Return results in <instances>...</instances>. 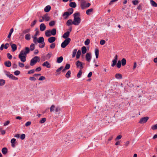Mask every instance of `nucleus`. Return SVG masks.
Instances as JSON below:
<instances>
[{
	"instance_id": "nucleus-1",
	"label": "nucleus",
	"mask_w": 157,
	"mask_h": 157,
	"mask_svg": "<svg viewBox=\"0 0 157 157\" xmlns=\"http://www.w3.org/2000/svg\"><path fill=\"white\" fill-rule=\"evenodd\" d=\"M34 50H25V51L24 50L21 51L20 53L18 55V58L20 59L21 61L23 62H25L26 60V58L27 56V54H28L30 51H33Z\"/></svg>"
},
{
	"instance_id": "nucleus-2",
	"label": "nucleus",
	"mask_w": 157,
	"mask_h": 157,
	"mask_svg": "<svg viewBox=\"0 0 157 157\" xmlns=\"http://www.w3.org/2000/svg\"><path fill=\"white\" fill-rule=\"evenodd\" d=\"M40 60V57L38 56H35L30 61V65L31 66L34 65L37 62H39Z\"/></svg>"
},
{
	"instance_id": "nucleus-3",
	"label": "nucleus",
	"mask_w": 157,
	"mask_h": 157,
	"mask_svg": "<svg viewBox=\"0 0 157 157\" xmlns=\"http://www.w3.org/2000/svg\"><path fill=\"white\" fill-rule=\"evenodd\" d=\"M71 40V39L69 38L66 39L61 44V47L63 48H64L70 42Z\"/></svg>"
},
{
	"instance_id": "nucleus-4",
	"label": "nucleus",
	"mask_w": 157,
	"mask_h": 157,
	"mask_svg": "<svg viewBox=\"0 0 157 157\" xmlns=\"http://www.w3.org/2000/svg\"><path fill=\"white\" fill-rule=\"evenodd\" d=\"M81 21V19L79 17H74V20L72 22V24L77 25H78Z\"/></svg>"
},
{
	"instance_id": "nucleus-5",
	"label": "nucleus",
	"mask_w": 157,
	"mask_h": 157,
	"mask_svg": "<svg viewBox=\"0 0 157 157\" xmlns=\"http://www.w3.org/2000/svg\"><path fill=\"white\" fill-rule=\"evenodd\" d=\"M76 65L77 68H78L79 67L80 70H82L83 68V66L84 65V63H83L82 62L79 60H78L75 63Z\"/></svg>"
},
{
	"instance_id": "nucleus-6",
	"label": "nucleus",
	"mask_w": 157,
	"mask_h": 157,
	"mask_svg": "<svg viewBox=\"0 0 157 157\" xmlns=\"http://www.w3.org/2000/svg\"><path fill=\"white\" fill-rule=\"evenodd\" d=\"M92 58L91 53H87L86 55V59L88 62H90Z\"/></svg>"
},
{
	"instance_id": "nucleus-7",
	"label": "nucleus",
	"mask_w": 157,
	"mask_h": 157,
	"mask_svg": "<svg viewBox=\"0 0 157 157\" xmlns=\"http://www.w3.org/2000/svg\"><path fill=\"white\" fill-rule=\"evenodd\" d=\"M149 117H143L140 119L139 123L140 124L145 123L147 121Z\"/></svg>"
},
{
	"instance_id": "nucleus-8",
	"label": "nucleus",
	"mask_w": 157,
	"mask_h": 157,
	"mask_svg": "<svg viewBox=\"0 0 157 157\" xmlns=\"http://www.w3.org/2000/svg\"><path fill=\"white\" fill-rule=\"evenodd\" d=\"M117 59V56L116 55L114 57V59L112 60L113 63L111 64L112 67H114L115 65H116Z\"/></svg>"
},
{
	"instance_id": "nucleus-9",
	"label": "nucleus",
	"mask_w": 157,
	"mask_h": 157,
	"mask_svg": "<svg viewBox=\"0 0 157 157\" xmlns=\"http://www.w3.org/2000/svg\"><path fill=\"white\" fill-rule=\"evenodd\" d=\"M43 67H45L48 68H50L51 67L50 63L48 61H45L42 64Z\"/></svg>"
},
{
	"instance_id": "nucleus-10",
	"label": "nucleus",
	"mask_w": 157,
	"mask_h": 157,
	"mask_svg": "<svg viewBox=\"0 0 157 157\" xmlns=\"http://www.w3.org/2000/svg\"><path fill=\"white\" fill-rule=\"evenodd\" d=\"M56 37L54 36H52L49 37L48 40V41L50 43H52L56 40Z\"/></svg>"
},
{
	"instance_id": "nucleus-11",
	"label": "nucleus",
	"mask_w": 157,
	"mask_h": 157,
	"mask_svg": "<svg viewBox=\"0 0 157 157\" xmlns=\"http://www.w3.org/2000/svg\"><path fill=\"white\" fill-rule=\"evenodd\" d=\"M9 46V44L8 43H6L5 45L4 44H2L0 47V49H3L4 48L6 49L8 48Z\"/></svg>"
},
{
	"instance_id": "nucleus-12",
	"label": "nucleus",
	"mask_w": 157,
	"mask_h": 157,
	"mask_svg": "<svg viewBox=\"0 0 157 157\" xmlns=\"http://www.w3.org/2000/svg\"><path fill=\"white\" fill-rule=\"evenodd\" d=\"M46 28V26L44 23H42L40 25V30L41 31L44 30Z\"/></svg>"
},
{
	"instance_id": "nucleus-13",
	"label": "nucleus",
	"mask_w": 157,
	"mask_h": 157,
	"mask_svg": "<svg viewBox=\"0 0 157 157\" xmlns=\"http://www.w3.org/2000/svg\"><path fill=\"white\" fill-rule=\"evenodd\" d=\"M44 19V20L47 21H49L50 19V17L49 16H48V14L47 13H46L44 14V16H42Z\"/></svg>"
},
{
	"instance_id": "nucleus-14",
	"label": "nucleus",
	"mask_w": 157,
	"mask_h": 157,
	"mask_svg": "<svg viewBox=\"0 0 157 157\" xmlns=\"http://www.w3.org/2000/svg\"><path fill=\"white\" fill-rule=\"evenodd\" d=\"M63 66H62L56 70V73H57L56 74V75H58L60 74V71L63 69Z\"/></svg>"
},
{
	"instance_id": "nucleus-15",
	"label": "nucleus",
	"mask_w": 157,
	"mask_h": 157,
	"mask_svg": "<svg viewBox=\"0 0 157 157\" xmlns=\"http://www.w3.org/2000/svg\"><path fill=\"white\" fill-rule=\"evenodd\" d=\"M11 146L13 147H15V144L16 143V140L15 138H13L11 140Z\"/></svg>"
},
{
	"instance_id": "nucleus-16",
	"label": "nucleus",
	"mask_w": 157,
	"mask_h": 157,
	"mask_svg": "<svg viewBox=\"0 0 157 157\" xmlns=\"http://www.w3.org/2000/svg\"><path fill=\"white\" fill-rule=\"evenodd\" d=\"M71 14H70L67 11L64 12L63 15V17L65 19H66L69 16L71 15Z\"/></svg>"
},
{
	"instance_id": "nucleus-17",
	"label": "nucleus",
	"mask_w": 157,
	"mask_h": 157,
	"mask_svg": "<svg viewBox=\"0 0 157 157\" xmlns=\"http://www.w3.org/2000/svg\"><path fill=\"white\" fill-rule=\"evenodd\" d=\"M51 7L49 5H48L46 6L44 9V11L45 12L48 13V12L50 10Z\"/></svg>"
},
{
	"instance_id": "nucleus-18",
	"label": "nucleus",
	"mask_w": 157,
	"mask_h": 157,
	"mask_svg": "<svg viewBox=\"0 0 157 157\" xmlns=\"http://www.w3.org/2000/svg\"><path fill=\"white\" fill-rule=\"evenodd\" d=\"M5 66L7 67H10L11 65V63L10 61H6L4 63Z\"/></svg>"
},
{
	"instance_id": "nucleus-19",
	"label": "nucleus",
	"mask_w": 157,
	"mask_h": 157,
	"mask_svg": "<svg viewBox=\"0 0 157 157\" xmlns=\"http://www.w3.org/2000/svg\"><path fill=\"white\" fill-rule=\"evenodd\" d=\"M63 57L62 56L57 57V62L59 63H61L63 61Z\"/></svg>"
},
{
	"instance_id": "nucleus-20",
	"label": "nucleus",
	"mask_w": 157,
	"mask_h": 157,
	"mask_svg": "<svg viewBox=\"0 0 157 157\" xmlns=\"http://www.w3.org/2000/svg\"><path fill=\"white\" fill-rule=\"evenodd\" d=\"M70 33V32H69V31H67V32L64 33V34L63 36V37L64 38H68V37L69 36V34Z\"/></svg>"
},
{
	"instance_id": "nucleus-21",
	"label": "nucleus",
	"mask_w": 157,
	"mask_h": 157,
	"mask_svg": "<svg viewBox=\"0 0 157 157\" xmlns=\"http://www.w3.org/2000/svg\"><path fill=\"white\" fill-rule=\"evenodd\" d=\"M69 5L72 8H75L76 7V4L75 2H71L70 3Z\"/></svg>"
},
{
	"instance_id": "nucleus-22",
	"label": "nucleus",
	"mask_w": 157,
	"mask_h": 157,
	"mask_svg": "<svg viewBox=\"0 0 157 157\" xmlns=\"http://www.w3.org/2000/svg\"><path fill=\"white\" fill-rule=\"evenodd\" d=\"M115 78L117 79H121L122 78V76L121 74L119 73H117L115 75Z\"/></svg>"
},
{
	"instance_id": "nucleus-23",
	"label": "nucleus",
	"mask_w": 157,
	"mask_h": 157,
	"mask_svg": "<svg viewBox=\"0 0 157 157\" xmlns=\"http://www.w3.org/2000/svg\"><path fill=\"white\" fill-rule=\"evenodd\" d=\"M51 35L55 36L56 33V29H53L51 30H50Z\"/></svg>"
},
{
	"instance_id": "nucleus-24",
	"label": "nucleus",
	"mask_w": 157,
	"mask_h": 157,
	"mask_svg": "<svg viewBox=\"0 0 157 157\" xmlns=\"http://www.w3.org/2000/svg\"><path fill=\"white\" fill-rule=\"evenodd\" d=\"M45 35L47 37H49L51 35L50 30H46L45 32Z\"/></svg>"
},
{
	"instance_id": "nucleus-25",
	"label": "nucleus",
	"mask_w": 157,
	"mask_h": 157,
	"mask_svg": "<svg viewBox=\"0 0 157 157\" xmlns=\"http://www.w3.org/2000/svg\"><path fill=\"white\" fill-rule=\"evenodd\" d=\"M44 39L43 37H40L38 39V43L40 44L44 42Z\"/></svg>"
},
{
	"instance_id": "nucleus-26",
	"label": "nucleus",
	"mask_w": 157,
	"mask_h": 157,
	"mask_svg": "<svg viewBox=\"0 0 157 157\" xmlns=\"http://www.w3.org/2000/svg\"><path fill=\"white\" fill-rule=\"evenodd\" d=\"M8 149L6 147L3 148L2 150V153L4 155H6Z\"/></svg>"
},
{
	"instance_id": "nucleus-27",
	"label": "nucleus",
	"mask_w": 157,
	"mask_h": 157,
	"mask_svg": "<svg viewBox=\"0 0 157 157\" xmlns=\"http://www.w3.org/2000/svg\"><path fill=\"white\" fill-rule=\"evenodd\" d=\"M93 8H90L86 10V14L88 15L90 14V13L93 12Z\"/></svg>"
},
{
	"instance_id": "nucleus-28",
	"label": "nucleus",
	"mask_w": 157,
	"mask_h": 157,
	"mask_svg": "<svg viewBox=\"0 0 157 157\" xmlns=\"http://www.w3.org/2000/svg\"><path fill=\"white\" fill-rule=\"evenodd\" d=\"M81 54V50H78L77 52L76 55V58L77 59H78L79 58Z\"/></svg>"
},
{
	"instance_id": "nucleus-29",
	"label": "nucleus",
	"mask_w": 157,
	"mask_h": 157,
	"mask_svg": "<svg viewBox=\"0 0 157 157\" xmlns=\"http://www.w3.org/2000/svg\"><path fill=\"white\" fill-rule=\"evenodd\" d=\"M150 2L151 5L154 7H157V3H156L155 2H154L153 0H150Z\"/></svg>"
},
{
	"instance_id": "nucleus-30",
	"label": "nucleus",
	"mask_w": 157,
	"mask_h": 157,
	"mask_svg": "<svg viewBox=\"0 0 157 157\" xmlns=\"http://www.w3.org/2000/svg\"><path fill=\"white\" fill-rule=\"evenodd\" d=\"M71 71L70 70L68 71L65 75V77L67 78H69L71 77Z\"/></svg>"
},
{
	"instance_id": "nucleus-31",
	"label": "nucleus",
	"mask_w": 157,
	"mask_h": 157,
	"mask_svg": "<svg viewBox=\"0 0 157 157\" xmlns=\"http://www.w3.org/2000/svg\"><path fill=\"white\" fill-rule=\"evenodd\" d=\"M25 38L27 40H30L31 39L30 35L29 33L26 34L25 36Z\"/></svg>"
},
{
	"instance_id": "nucleus-32",
	"label": "nucleus",
	"mask_w": 157,
	"mask_h": 157,
	"mask_svg": "<svg viewBox=\"0 0 157 157\" xmlns=\"http://www.w3.org/2000/svg\"><path fill=\"white\" fill-rule=\"evenodd\" d=\"M121 64L122 66H124L126 65V60L125 58H123L121 60Z\"/></svg>"
},
{
	"instance_id": "nucleus-33",
	"label": "nucleus",
	"mask_w": 157,
	"mask_h": 157,
	"mask_svg": "<svg viewBox=\"0 0 157 157\" xmlns=\"http://www.w3.org/2000/svg\"><path fill=\"white\" fill-rule=\"evenodd\" d=\"M72 22L71 19H69L67 21L66 25L67 26H70L72 24Z\"/></svg>"
},
{
	"instance_id": "nucleus-34",
	"label": "nucleus",
	"mask_w": 157,
	"mask_h": 157,
	"mask_svg": "<svg viewBox=\"0 0 157 157\" xmlns=\"http://www.w3.org/2000/svg\"><path fill=\"white\" fill-rule=\"evenodd\" d=\"M61 109L59 107L57 106L55 109L56 113H60V111Z\"/></svg>"
},
{
	"instance_id": "nucleus-35",
	"label": "nucleus",
	"mask_w": 157,
	"mask_h": 157,
	"mask_svg": "<svg viewBox=\"0 0 157 157\" xmlns=\"http://www.w3.org/2000/svg\"><path fill=\"white\" fill-rule=\"evenodd\" d=\"M52 52H49L46 55V57L48 59H49L52 56Z\"/></svg>"
},
{
	"instance_id": "nucleus-36",
	"label": "nucleus",
	"mask_w": 157,
	"mask_h": 157,
	"mask_svg": "<svg viewBox=\"0 0 157 157\" xmlns=\"http://www.w3.org/2000/svg\"><path fill=\"white\" fill-rule=\"evenodd\" d=\"M82 70H80L79 72H78V74L77 75V77L78 78H80L82 75Z\"/></svg>"
},
{
	"instance_id": "nucleus-37",
	"label": "nucleus",
	"mask_w": 157,
	"mask_h": 157,
	"mask_svg": "<svg viewBox=\"0 0 157 157\" xmlns=\"http://www.w3.org/2000/svg\"><path fill=\"white\" fill-rule=\"evenodd\" d=\"M99 50H95V53L96 56V58L97 59L98 57L99 56Z\"/></svg>"
},
{
	"instance_id": "nucleus-38",
	"label": "nucleus",
	"mask_w": 157,
	"mask_h": 157,
	"mask_svg": "<svg viewBox=\"0 0 157 157\" xmlns=\"http://www.w3.org/2000/svg\"><path fill=\"white\" fill-rule=\"evenodd\" d=\"M32 38L33 39V42L34 43L36 44L37 43H38V39H37V37H32Z\"/></svg>"
},
{
	"instance_id": "nucleus-39",
	"label": "nucleus",
	"mask_w": 157,
	"mask_h": 157,
	"mask_svg": "<svg viewBox=\"0 0 157 157\" xmlns=\"http://www.w3.org/2000/svg\"><path fill=\"white\" fill-rule=\"evenodd\" d=\"M4 72L5 73L6 75L8 77H9L10 78L11 75V74H10V73L6 71H4Z\"/></svg>"
},
{
	"instance_id": "nucleus-40",
	"label": "nucleus",
	"mask_w": 157,
	"mask_h": 157,
	"mask_svg": "<svg viewBox=\"0 0 157 157\" xmlns=\"http://www.w3.org/2000/svg\"><path fill=\"white\" fill-rule=\"evenodd\" d=\"M13 31V28H12L10 29V32H9V35L8 36V38H10L11 37V35Z\"/></svg>"
},
{
	"instance_id": "nucleus-41",
	"label": "nucleus",
	"mask_w": 157,
	"mask_h": 157,
	"mask_svg": "<svg viewBox=\"0 0 157 157\" xmlns=\"http://www.w3.org/2000/svg\"><path fill=\"white\" fill-rule=\"evenodd\" d=\"M116 65H117V67L118 68H120L121 67V61H118V62Z\"/></svg>"
},
{
	"instance_id": "nucleus-42",
	"label": "nucleus",
	"mask_w": 157,
	"mask_h": 157,
	"mask_svg": "<svg viewBox=\"0 0 157 157\" xmlns=\"http://www.w3.org/2000/svg\"><path fill=\"white\" fill-rule=\"evenodd\" d=\"M5 82V81L3 79H0V86L4 85Z\"/></svg>"
},
{
	"instance_id": "nucleus-43",
	"label": "nucleus",
	"mask_w": 157,
	"mask_h": 157,
	"mask_svg": "<svg viewBox=\"0 0 157 157\" xmlns=\"http://www.w3.org/2000/svg\"><path fill=\"white\" fill-rule=\"evenodd\" d=\"M46 118H43L40 121V124H43L46 121Z\"/></svg>"
},
{
	"instance_id": "nucleus-44",
	"label": "nucleus",
	"mask_w": 157,
	"mask_h": 157,
	"mask_svg": "<svg viewBox=\"0 0 157 157\" xmlns=\"http://www.w3.org/2000/svg\"><path fill=\"white\" fill-rule=\"evenodd\" d=\"M132 2L133 4L134 5H137L139 3V1L138 0L132 1Z\"/></svg>"
},
{
	"instance_id": "nucleus-45",
	"label": "nucleus",
	"mask_w": 157,
	"mask_h": 157,
	"mask_svg": "<svg viewBox=\"0 0 157 157\" xmlns=\"http://www.w3.org/2000/svg\"><path fill=\"white\" fill-rule=\"evenodd\" d=\"M37 21L36 20H35L31 24V27H33L35 25Z\"/></svg>"
},
{
	"instance_id": "nucleus-46",
	"label": "nucleus",
	"mask_w": 157,
	"mask_h": 157,
	"mask_svg": "<svg viewBox=\"0 0 157 157\" xmlns=\"http://www.w3.org/2000/svg\"><path fill=\"white\" fill-rule=\"evenodd\" d=\"M11 45L12 49H17V45L15 44H10Z\"/></svg>"
},
{
	"instance_id": "nucleus-47",
	"label": "nucleus",
	"mask_w": 157,
	"mask_h": 157,
	"mask_svg": "<svg viewBox=\"0 0 157 157\" xmlns=\"http://www.w3.org/2000/svg\"><path fill=\"white\" fill-rule=\"evenodd\" d=\"M68 12L70 14H72L74 10L72 8H70L68 10Z\"/></svg>"
},
{
	"instance_id": "nucleus-48",
	"label": "nucleus",
	"mask_w": 157,
	"mask_h": 157,
	"mask_svg": "<svg viewBox=\"0 0 157 157\" xmlns=\"http://www.w3.org/2000/svg\"><path fill=\"white\" fill-rule=\"evenodd\" d=\"M151 128L153 130L157 129V124H156L153 125Z\"/></svg>"
},
{
	"instance_id": "nucleus-49",
	"label": "nucleus",
	"mask_w": 157,
	"mask_h": 157,
	"mask_svg": "<svg viewBox=\"0 0 157 157\" xmlns=\"http://www.w3.org/2000/svg\"><path fill=\"white\" fill-rule=\"evenodd\" d=\"M30 31V29H26L24 30L23 31V34H26L27 33H29Z\"/></svg>"
},
{
	"instance_id": "nucleus-50",
	"label": "nucleus",
	"mask_w": 157,
	"mask_h": 157,
	"mask_svg": "<svg viewBox=\"0 0 157 157\" xmlns=\"http://www.w3.org/2000/svg\"><path fill=\"white\" fill-rule=\"evenodd\" d=\"M41 44H39V47L40 48H43L45 45V43L44 42H43V43H41Z\"/></svg>"
},
{
	"instance_id": "nucleus-51",
	"label": "nucleus",
	"mask_w": 157,
	"mask_h": 157,
	"mask_svg": "<svg viewBox=\"0 0 157 157\" xmlns=\"http://www.w3.org/2000/svg\"><path fill=\"white\" fill-rule=\"evenodd\" d=\"M55 24V22L54 21H52L49 23V25L50 26H52L54 25Z\"/></svg>"
},
{
	"instance_id": "nucleus-52",
	"label": "nucleus",
	"mask_w": 157,
	"mask_h": 157,
	"mask_svg": "<svg viewBox=\"0 0 157 157\" xmlns=\"http://www.w3.org/2000/svg\"><path fill=\"white\" fill-rule=\"evenodd\" d=\"M35 72V70L34 69H32L28 72L27 74H31L34 73Z\"/></svg>"
},
{
	"instance_id": "nucleus-53",
	"label": "nucleus",
	"mask_w": 157,
	"mask_h": 157,
	"mask_svg": "<svg viewBox=\"0 0 157 157\" xmlns=\"http://www.w3.org/2000/svg\"><path fill=\"white\" fill-rule=\"evenodd\" d=\"M14 74L16 75H18L20 74V71H19L17 70L14 72Z\"/></svg>"
},
{
	"instance_id": "nucleus-54",
	"label": "nucleus",
	"mask_w": 157,
	"mask_h": 157,
	"mask_svg": "<svg viewBox=\"0 0 157 157\" xmlns=\"http://www.w3.org/2000/svg\"><path fill=\"white\" fill-rule=\"evenodd\" d=\"M77 50H74V51L73 52V54L72 56V58H74L75 57L77 52Z\"/></svg>"
},
{
	"instance_id": "nucleus-55",
	"label": "nucleus",
	"mask_w": 157,
	"mask_h": 157,
	"mask_svg": "<svg viewBox=\"0 0 157 157\" xmlns=\"http://www.w3.org/2000/svg\"><path fill=\"white\" fill-rule=\"evenodd\" d=\"M7 55L8 58L9 59H11L12 58V56L10 53H7Z\"/></svg>"
},
{
	"instance_id": "nucleus-56",
	"label": "nucleus",
	"mask_w": 157,
	"mask_h": 157,
	"mask_svg": "<svg viewBox=\"0 0 157 157\" xmlns=\"http://www.w3.org/2000/svg\"><path fill=\"white\" fill-rule=\"evenodd\" d=\"M70 65L69 64L67 63L65 66V69L68 70L70 68Z\"/></svg>"
},
{
	"instance_id": "nucleus-57",
	"label": "nucleus",
	"mask_w": 157,
	"mask_h": 157,
	"mask_svg": "<svg viewBox=\"0 0 157 157\" xmlns=\"http://www.w3.org/2000/svg\"><path fill=\"white\" fill-rule=\"evenodd\" d=\"M55 107V106L54 105H52L51 106V107L50 108V110L51 112H52L54 110V109Z\"/></svg>"
},
{
	"instance_id": "nucleus-58",
	"label": "nucleus",
	"mask_w": 157,
	"mask_h": 157,
	"mask_svg": "<svg viewBox=\"0 0 157 157\" xmlns=\"http://www.w3.org/2000/svg\"><path fill=\"white\" fill-rule=\"evenodd\" d=\"M51 48H54L55 47V43H52L50 46Z\"/></svg>"
},
{
	"instance_id": "nucleus-59",
	"label": "nucleus",
	"mask_w": 157,
	"mask_h": 157,
	"mask_svg": "<svg viewBox=\"0 0 157 157\" xmlns=\"http://www.w3.org/2000/svg\"><path fill=\"white\" fill-rule=\"evenodd\" d=\"M118 0H111L109 3V5H111L113 4V3L114 2H116Z\"/></svg>"
},
{
	"instance_id": "nucleus-60",
	"label": "nucleus",
	"mask_w": 157,
	"mask_h": 157,
	"mask_svg": "<svg viewBox=\"0 0 157 157\" xmlns=\"http://www.w3.org/2000/svg\"><path fill=\"white\" fill-rule=\"evenodd\" d=\"M46 79L45 77L44 76H40L38 79V80L39 81H42Z\"/></svg>"
},
{
	"instance_id": "nucleus-61",
	"label": "nucleus",
	"mask_w": 157,
	"mask_h": 157,
	"mask_svg": "<svg viewBox=\"0 0 157 157\" xmlns=\"http://www.w3.org/2000/svg\"><path fill=\"white\" fill-rule=\"evenodd\" d=\"M25 137V135L24 134H22L20 138L22 140H23Z\"/></svg>"
},
{
	"instance_id": "nucleus-62",
	"label": "nucleus",
	"mask_w": 157,
	"mask_h": 157,
	"mask_svg": "<svg viewBox=\"0 0 157 157\" xmlns=\"http://www.w3.org/2000/svg\"><path fill=\"white\" fill-rule=\"evenodd\" d=\"M17 67V65L16 63H14L12 64V67L13 69H16Z\"/></svg>"
},
{
	"instance_id": "nucleus-63",
	"label": "nucleus",
	"mask_w": 157,
	"mask_h": 157,
	"mask_svg": "<svg viewBox=\"0 0 157 157\" xmlns=\"http://www.w3.org/2000/svg\"><path fill=\"white\" fill-rule=\"evenodd\" d=\"M79 15L80 13H75L73 14L74 17H76L79 16Z\"/></svg>"
},
{
	"instance_id": "nucleus-64",
	"label": "nucleus",
	"mask_w": 157,
	"mask_h": 157,
	"mask_svg": "<svg viewBox=\"0 0 157 157\" xmlns=\"http://www.w3.org/2000/svg\"><path fill=\"white\" fill-rule=\"evenodd\" d=\"M19 66L21 67H23L24 66V64L23 63L19 62L18 63Z\"/></svg>"
}]
</instances>
